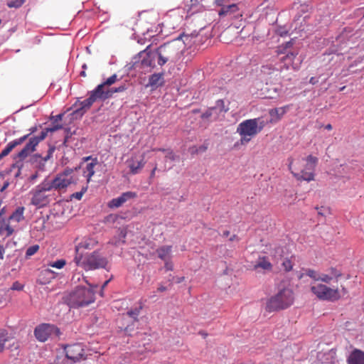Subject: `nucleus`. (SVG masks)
Returning <instances> with one entry per match:
<instances>
[{"mask_svg": "<svg viewBox=\"0 0 364 364\" xmlns=\"http://www.w3.org/2000/svg\"><path fill=\"white\" fill-rule=\"evenodd\" d=\"M287 161L289 171L298 181L309 182L314 180V170L318 163L317 157L312 155L296 159L289 157Z\"/></svg>", "mask_w": 364, "mask_h": 364, "instance_id": "obj_1", "label": "nucleus"}, {"mask_svg": "<svg viewBox=\"0 0 364 364\" xmlns=\"http://www.w3.org/2000/svg\"><path fill=\"white\" fill-rule=\"evenodd\" d=\"M77 287L63 296V300L70 308L79 309L94 303L95 293L92 287Z\"/></svg>", "mask_w": 364, "mask_h": 364, "instance_id": "obj_2", "label": "nucleus"}, {"mask_svg": "<svg viewBox=\"0 0 364 364\" xmlns=\"http://www.w3.org/2000/svg\"><path fill=\"white\" fill-rule=\"evenodd\" d=\"M311 291L318 299L331 302L337 301L348 294V289L342 284L331 287L323 284H315L311 286Z\"/></svg>", "mask_w": 364, "mask_h": 364, "instance_id": "obj_3", "label": "nucleus"}, {"mask_svg": "<svg viewBox=\"0 0 364 364\" xmlns=\"http://www.w3.org/2000/svg\"><path fill=\"white\" fill-rule=\"evenodd\" d=\"M74 262L85 271L105 269L108 264L107 258L99 250L93 251L85 257L82 254L75 255Z\"/></svg>", "mask_w": 364, "mask_h": 364, "instance_id": "obj_4", "label": "nucleus"}, {"mask_svg": "<svg viewBox=\"0 0 364 364\" xmlns=\"http://www.w3.org/2000/svg\"><path fill=\"white\" fill-rule=\"evenodd\" d=\"M177 41L164 43L155 50L157 55V63L163 66L167 62L176 63L181 56L182 46Z\"/></svg>", "mask_w": 364, "mask_h": 364, "instance_id": "obj_5", "label": "nucleus"}, {"mask_svg": "<svg viewBox=\"0 0 364 364\" xmlns=\"http://www.w3.org/2000/svg\"><path fill=\"white\" fill-rule=\"evenodd\" d=\"M294 301V294L291 288L284 287L279 289L276 295L268 300L266 309L270 312L284 309L292 305Z\"/></svg>", "mask_w": 364, "mask_h": 364, "instance_id": "obj_6", "label": "nucleus"}, {"mask_svg": "<svg viewBox=\"0 0 364 364\" xmlns=\"http://www.w3.org/2000/svg\"><path fill=\"white\" fill-rule=\"evenodd\" d=\"M264 127V121L259 122V118L246 119L239 124L237 133L240 136L241 144H246L259 133Z\"/></svg>", "mask_w": 364, "mask_h": 364, "instance_id": "obj_7", "label": "nucleus"}, {"mask_svg": "<svg viewBox=\"0 0 364 364\" xmlns=\"http://www.w3.org/2000/svg\"><path fill=\"white\" fill-rule=\"evenodd\" d=\"M73 173V170L72 168H66L63 172L58 173L53 180H45L48 183V186L46 189H51V191L65 189L71 183H74Z\"/></svg>", "mask_w": 364, "mask_h": 364, "instance_id": "obj_8", "label": "nucleus"}, {"mask_svg": "<svg viewBox=\"0 0 364 364\" xmlns=\"http://www.w3.org/2000/svg\"><path fill=\"white\" fill-rule=\"evenodd\" d=\"M48 186V183L45 181L36 186V189L32 192V198L31 204L41 208L46 206L50 201V195L46 192L50 191L51 189H46Z\"/></svg>", "mask_w": 364, "mask_h": 364, "instance_id": "obj_9", "label": "nucleus"}, {"mask_svg": "<svg viewBox=\"0 0 364 364\" xmlns=\"http://www.w3.org/2000/svg\"><path fill=\"white\" fill-rule=\"evenodd\" d=\"M34 334L38 341L45 342L53 336H58L60 330L55 325L43 323L35 328Z\"/></svg>", "mask_w": 364, "mask_h": 364, "instance_id": "obj_10", "label": "nucleus"}, {"mask_svg": "<svg viewBox=\"0 0 364 364\" xmlns=\"http://www.w3.org/2000/svg\"><path fill=\"white\" fill-rule=\"evenodd\" d=\"M55 150V147L54 146H50L45 156H42L38 154L32 155L29 159L31 166L38 171H44L47 164L52 159Z\"/></svg>", "mask_w": 364, "mask_h": 364, "instance_id": "obj_11", "label": "nucleus"}, {"mask_svg": "<svg viewBox=\"0 0 364 364\" xmlns=\"http://www.w3.org/2000/svg\"><path fill=\"white\" fill-rule=\"evenodd\" d=\"M65 355L71 363L85 359V350L81 343L67 345L65 347Z\"/></svg>", "mask_w": 364, "mask_h": 364, "instance_id": "obj_12", "label": "nucleus"}, {"mask_svg": "<svg viewBox=\"0 0 364 364\" xmlns=\"http://www.w3.org/2000/svg\"><path fill=\"white\" fill-rule=\"evenodd\" d=\"M46 137V133H41L38 136H33L29 139L28 142L23 149L18 152V157L21 160L26 159L29 154L36 150L37 145Z\"/></svg>", "mask_w": 364, "mask_h": 364, "instance_id": "obj_13", "label": "nucleus"}, {"mask_svg": "<svg viewBox=\"0 0 364 364\" xmlns=\"http://www.w3.org/2000/svg\"><path fill=\"white\" fill-rule=\"evenodd\" d=\"M149 48V46L139 53L141 60L138 63V66L141 69L154 68L156 66V53L155 50L148 51Z\"/></svg>", "mask_w": 364, "mask_h": 364, "instance_id": "obj_14", "label": "nucleus"}, {"mask_svg": "<svg viewBox=\"0 0 364 364\" xmlns=\"http://www.w3.org/2000/svg\"><path fill=\"white\" fill-rule=\"evenodd\" d=\"M100 87L101 86H97V87L90 92V97L81 102L82 107L80 109H77L76 112H80L82 110L85 112L90 109L92 104L97 100H105L104 97L100 92Z\"/></svg>", "mask_w": 364, "mask_h": 364, "instance_id": "obj_15", "label": "nucleus"}, {"mask_svg": "<svg viewBox=\"0 0 364 364\" xmlns=\"http://www.w3.org/2000/svg\"><path fill=\"white\" fill-rule=\"evenodd\" d=\"M137 194L135 192L127 191L123 193L120 196L112 199L107 204L109 208H117L121 207L127 200L136 198Z\"/></svg>", "mask_w": 364, "mask_h": 364, "instance_id": "obj_16", "label": "nucleus"}, {"mask_svg": "<svg viewBox=\"0 0 364 364\" xmlns=\"http://www.w3.org/2000/svg\"><path fill=\"white\" fill-rule=\"evenodd\" d=\"M328 274H321L319 276V281L326 284H330L333 279H336V282L343 276L341 270L336 267H330L328 270Z\"/></svg>", "mask_w": 364, "mask_h": 364, "instance_id": "obj_17", "label": "nucleus"}, {"mask_svg": "<svg viewBox=\"0 0 364 364\" xmlns=\"http://www.w3.org/2000/svg\"><path fill=\"white\" fill-rule=\"evenodd\" d=\"M297 55V52L289 51L284 55L280 57L279 60L282 65L279 66H282V70H288L290 68H292L294 70H297L298 66H294V60Z\"/></svg>", "mask_w": 364, "mask_h": 364, "instance_id": "obj_18", "label": "nucleus"}, {"mask_svg": "<svg viewBox=\"0 0 364 364\" xmlns=\"http://www.w3.org/2000/svg\"><path fill=\"white\" fill-rule=\"evenodd\" d=\"M55 278V272L50 269L42 270L37 279V282L41 285H45L51 282Z\"/></svg>", "mask_w": 364, "mask_h": 364, "instance_id": "obj_19", "label": "nucleus"}, {"mask_svg": "<svg viewBox=\"0 0 364 364\" xmlns=\"http://www.w3.org/2000/svg\"><path fill=\"white\" fill-rule=\"evenodd\" d=\"M348 364H364V352L354 349L347 358Z\"/></svg>", "mask_w": 364, "mask_h": 364, "instance_id": "obj_20", "label": "nucleus"}, {"mask_svg": "<svg viewBox=\"0 0 364 364\" xmlns=\"http://www.w3.org/2000/svg\"><path fill=\"white\" fill-rule=\"evenodd\" d=\"M289 106L286 105L281 107H277L274 109H272L269 111V114L270 115V122L275 123L279 122L282 117L285 114Z\"/></svg>", "mask_w": 364, "mask_h": 364, "instance_id": "obj_21", "label": "nucleus"}, {"mask_svg": "<svg viewBox=\"0 0 364 364\" xmlns=\"http://www.w3.org/2000/svg\"><path fill=\"white\" fill-rule=\"evenodd\" d=\"M98 244L97 240L95 238H86L81 241L75 247L76 255L82 254L80 252V250H92L94 249Z\"/></svg>", "mask_w": 364, "mask_h": 364, "instance_id": "obj_22", "label": "nucleus"}, {"mask_svg": "<svg viewBox=\"0 0 364 364\" xmlns=\"http://www.w3.org/2000/svg\"><path fill=\"white\" fill-rule=\"evenodd\" d=\"M28 136V134L25 135L18 139L9 142L6 146L0 153V161L7 156L16 146L22 144Z\"/></svg>", "mask_w": 364, "mask_h": 364, "instance_id": "obj_23", "label": "nucleus"}, {"mask_svg": "<svg viewBox=\"0 0 364 364\" xmlns=\"http://www.w3.org/2000/svg\"><path fill=\"white\" fill-rule=\"evenodd\" d=\"M336 351L330 350L326 352H319L317 355L318 360L323 364L334 363L336 360Z\"/></svg>", "mask_w": 364, "mask_h": 364, "instance_id": "obj_24", "label": "nucleus"}, {"mask_svg": "<svg viewBox=\"0 0 364 364\" xmlns=\"http://www.w3.org/2000/svg\"><path fill=\"white\" fill-rule=\"evenodd\" d=\"M90 159H91L92 161L90 163L87 164L83 171L85 176L87 178V182H90L92 176L95 174V167L98 164L97 158L92 159V156H87L85 158V161H88Z\"/></svg>", "mask_w": 364, "mask_h": 364, "instance_id": "obj_25", "label": "nucleus"}, {"mask_svg": "<svg viewBox=\"0 0 364 364\" xmlns=\"http://www.w3.org/2000/svg\"><path fill=\"white\" fill-rule=\"evenodd\" d=\"M164 83V73H154L149 78V85L153 88L161 87Z\"/></svg>", "mask_w": 364, "mask_h": 364, "instance_id": "obj_26", "label": "nucleus"}, {"mask_svg": "<svg viewBox=\"0 0 364 364\" xmlns=\"http://www.w3.org/2000/svg\"><path fill=\"white\" fill-rule=\"evenodd\" d=\"M259 268L266 271H271L272 269V264L267 257H259L257 262L253 266L255 270H257Z\"/></svg>", "mask_w": 364, "mask_h": 364, "instance_id": "obj_27", "label": "nucleus"}, {"mask_svg": "<svg viewBox=\"0 0 364 364\" xmlns=\"http://www.w3.org/2000/svg\"><path fill=\"white\" fill-rule=\"evenodd\" d=\"M172 247L170 245L162 246L156 250L158 257L164 260L167 261L170 259Z\"/></svg>", "mask_w": 364, "mask_h": 364, "instance_id": "obj_28", "label": "nucleus"}, {"mask_svg": "<svg viewBox=\"0 0 364 364\" xmlns=\"http://www.w3.org/2000/svg\"><path fill=\"white\" fill-rule=\"evenodd\" d=\"M117 75L116 74L112 75L109 77H108L104 82L99 85L98 86H101L100 92L101 95H105L106 93V90L109 88V86L115 83L117 80Z\"/></svg>", "mask_w": 364, "mask_h": 364, "instance_id": "obj_29", "label": "nucleus"}, {"mask_svg": "<svg viewBox=\"0 0 364 364\" xmlns=\"http://www.w3.org/2000/svg\"><path fill=\"white\" fill-rule=\"evenodd\" d=\"M239 10V8L237 4H232L228 6H225L221 8V9L218 11V15L220 16H225L228 15H230L236 13Z\"/></svg>", "mask_w": 364, "mask_h": 364, "instance_id": "obj_30", "label": "nucleus"}, {"mask_svg": "<svg viewBox=\"0 0 364 364\" xmlns=\"http://www.w3.org/2000/svg\"><path fill=\"white\" fill-rule=\"evenodd\" d=\"M4 232H6V237H9L14 232V228L4 218H1L0 222V235H2Z\"/></svg>", "mask_w": 364, "mask_h": 364, "instance_id": "obj_31", "label": "nucleus"}, {"mask_svg": "<svg viewBox=\"0 0 364 364\" xmlns=\"http://www.w3.org/2000/svg\"><path fill=\"white\" fill-rule=\"evenodd\" d=\"M24 207H18L16 210L9 216V220L15 221L19 223L24 220Z\"/></svg>", "mask_w": 364, "mask_h": 364, "instance_id": "obj_32", "label": "nucleus"}, {"mask_svg": "<svg viewBox=\"0 0 364 364\" xmlns=\"http://www.w3.org/2000/svg\"><path fill=\"white\" fill-rule=\"evenodd\" d=\"M146 162L144 161V158L136 162L132 161L129 165L130 173L132 174L138 173L143 168Z\"/></svg>", "mask_w": 364, "mask_h": 364, "instance_id": "obj_33", "label": "nucleus"}, {"mask_svg": "<svg viewBox=\"0 0 364 364\" xmlns=\"http://www.w3.org/2000/svg\"><path fill=\"white\" fill-rule=\"evenodd\" d=\"M127 90V87L125 85H121L116 88H107L106 90V93L104 97V100L108 99L112 96V95L115 92H122Z\"/></svg>", "mask_w": 364, "mask_h": 364, "instance_id": "obj_34", "label": "nucleus"}, {"mask_svg": "<svg viewBox=\"0 0 364 364\" xmlns=\"http://www.w3.org/2000/svg\"><path fill=\"white\" fill-rule=\"evenodd\" d=\"M282 70V66L276 68L272 65H266L262 66V71L267 75L277 74Z\"/></svg>", "mask_w": 364, "mask_h": 364, "instance_id": "obj_35", "label": "nucleus"}, {"mask_svg": "<svg viewBox=\"0 0 364 364\" xmlns=\"http://www.w3.org/2000/svg\"><path fill=\"white\" fill-rule=\"evenodd\" d=\"M215 108V118H218L219 114L222 112H228V109L225 107V102L223 100H218L216 102L215 106L213 107Z\"/></svg>", "mask_w": 364, "mask_h": 364, "instance_id": "obj_36", "label": "nucleus"}, {"mask_svg": "<svg viewBox=\"0 0 364 364\" xmlns=\"http://www.w3.org/2000/svg\"><path fill=\"white\" fill-rule=\"evenodd\" d=\"M39 250V245H34L32 246H30L26 251L25 257L26 259H29L31 256L35 255Z\"/></svg>", "mask_w": 364, "mask_h": 364, "instance_id": "obj_37", "label": "nucleus"}, {"mask_svg": "<svg viewBox=\"0 0 364 364\" xmlns=\"http://www.w3.org/2000/svg\"><path fill=\"white\" fill-rule=\"evenodd\" d=\"M203 119H216L217 118H215V108L210 107L208 108L203 114H202Z\"/></svg>", "mask_w": 364, "mask_h": 364, "instance_id": "obj_38", "label": "nucleus"}, {"mask_svg": "<svg viewBox=\"0 0 364 364\" xmlns=\"http://www.w3.org/2000/svg\"><path fill=\"white\" fill-rule=\"evenodd\" d=\"M6 341H8V334L5 331H2L0 332V353L4 350Z\"/></svg>", "mask_w": 364, "mask_h": 364, "instance_id": "obj_39", "label": "nucleus"}, {"mask_svg": "<svg viewBox=\"0 0 364 364\" xmlns=\"http://www.w3.org/2000/svg\"><path fill=\"white\" fill-rule=\"evenodd\" d=\"M141 309V307L136 308L134 309H132V310L127 311V315L130 318H133L134 321H137V317L139 315Z\"/></svg>", "mask_w": 364, "mask_h": 364, "instance_id": "obj_40", "label": "nucleus"}, {"mask_svg": "<svg viewBox=\"0 0 364 364\" xmlns=\"http://www.w3.org/2000/svg\"><path fill=\"white\" fill-rule=\"evenodd\" d=\"M63 128V125L60 124H53V125L51 127H48L43 131H42L41 133H46V136L48 135V132H54L57 130L61 129Z\"/></svg>", "mask_w": 364, "mask_h": 364, "instance_id": "obj_41", "label": "nucleus"}, {"mask_svg": "<svg viewBox=\"0 0 364 364\" xmlns=\"http://www.w3.org/2000/svg\"><path fill=\"white\" fill-rule=\"evenodd\" d=\"M66 264V261L65 259H58L55 262H51L49 264V266L56 268V269H62Z\"/></svg>", "mask_w": 364, "mask_h": 364, "instance_id": "obj_42", "label": "nucleus"}, {"mask_svg": "<svg viewBox=\"0 0 364 364\" xmlns=\"http://www.w3.org/2000/svg\"><path fill=\"white\" fill-rule=\"evenodd\" d=\"M24 1V0H11L7 5L9 8H19L23 4Z\"/></svg>", "mask_w": 364, "mask_h": 364, "instance_id": "obj_43", "label": "nucleus"}, {"mask_svg": "<svg viewBox=\"0 0 364 364\" xmlns=\"http://www.w3.org/2000/svg\"><path fill=\"white\" fill-rule=\"evenodd\" d=\"M306 275L312 278L314 281H319L318 278L320 274H317V272L313 269H309L306 272Z\"/></svg>", "mask_w": 364, "mask_h": 364, "instance_id": "obj_44", "label": "nucleus"}, {"mask_svg": "<svg viewBox=\"0 0 364 364\" xmlns=\"http://www.w3.org/2000/svg\"><path fill=\"white\" fill-rule=\"evenodd\" d=\"M282 266L284 267V269L287 272L291 271L292 269V268H293V264H292L291 262L289 259H286L282 262Z\"/></svg>", "mask_w": 364, "mask_h": 364, "instance_id": "obj_45", "label": "nucleus"}, {"mask_svg": "<svg viewBox=\"0 0 364 364\" xmlns=\"http://www.w3.org/2000/svg\"><path fill=\"white\" fill-rule=\"evenodd\" d=\"M87 187L82 188L81 191L76 192V193H73V197L75 198L77 200H80L82 198L83 194L87 191Z\"/></svg>", "mask_w": 364, "mask_h": 364, "instance_id": "obj_46", "label": "nucleus"}, {"mask_svg": "<svg viewBox=\"0 0 364 364\" xmlns=\"http://www.w3.org/2000/svg\"><path fill=\"white\" fill-rule=\"evenodd\" d=\"M11 289L12 290H18V291H21L23 289V285H22L21 283H19L18 282H15L13 283Z\"/></svg>", "mask_w": 364, "mask_h": 364, "instance_id": "obj_47", "label": "nucleus"}, {"mask_svg": "<svg viewBox=\"0 0 364 364\" xmlns=\"http://www.w3.org/2000/svg\"><path fill=\"white\" fill-rule=\"evenodd\" d=\"M63 117V114H59L56 116H52L51 119H53V124H56L57 122L61 121Z\"/></svg>", "mask_w": 364, "mask_h": 364, "instance_id": "obj_48", "label": "nucleus"}, {"mask_svg": "<svg viewBox=\"0 0 364 364\" xmlns=\"http://www.w3.org/2000/svg\"><path fill=\"white\" fill-rule=\"evenodd\" d=\"M318 82V77H311L309 80V83L314 85Z\"/></svg>", "mask_w": 364, "mask_h": 364, "instance_id": "obj_49", "label": "nucleus"}, {"mask_svg": "<svg viewBox=\"0 0 364 364\" xmlns=\"http://www.w3.org/2000/svg\"><path fill=\"white\" fill-rule=\"evenodd\" d=\"M198 153H203L205 152L208 149V146L205 144H203L198 147Z\"/></svg>", "mask_w": 364, "mask_h": 364, "instance_id": "obj_50", "label": "nucleus"}, {"mask_svg": "<svg viewBox=\"0 0 364 364\" xmlns=\"http://www.w3.org/2000/svg\"><path fill=\"white\" fill-rule=\"evenodd\" d=\"M189 151L191 154H198V149L197 146H192L189 149Z\"/></svg>", "mask_w": 364, "mask_h": 364, "instance_id": "obj_51", "label": "nucleus"}, {"mask_svg": "<svg viewBox=\"0 0 364 364\" xmlns=\"http://www.w3.org/2000/svg\"><path fill=\"white\" fill-rule=\"evenodd\" d=\"M165 267L167 270H172L173 269V265L171 262H168V260L165 261Z\"/></svg>", "mask_w": 364, "mask_h": 364, "instance_id": "obj_52", "label": "nucleus"}, {"mask_svg": "<svg viewBox=\"0 0 364 364\" xmlns=\"http://www.w3.org/2000/svg\"><path fill=\"white\" fill-rule=\"evenodd\" d=\"M224 3H225V0H215V4L219 6H221V7L225 6Z\"/></svg>", "mask_w": 364, "mask_h": 364, "instance_id": "obj_53", "label": "nucleus"}, {"mask_svg": "<svg viewBox=\"0 0 364 364\" xmlns=\"http://www.w3.org/2000/svg\"><path fill=\"white\" fill-rule=\"evenodd\" d=\"M166 290H167V288L166 287H164V286H162V285L159 287L158 289H157V291H160V292L165 291Z\"/></svg>", "mask_w": 364, "mask_h": 364, "instance_id": "obj_54", "label": "nucleus"}, {"mask_svg": "<svg viewBox=\"0 0 364 364\" xmlns=\"http://www.w3.org/2000/svg\"><path fill=\"white\" fill-rule=\"evenodd\" d=\"M166 157H168L172 161L175 160V156L173 155V154L172 152H169L168 155H167Z\"/></svg>", "mask_w": 364, "mask_h": 364, "instance_id": "obj_55", "label": "nucleus"}, {"mask_svg": "<svg viewBox=\"0 0 364 364\" xmlns=\"http://www.w3.org/2000/svg\"><path fill=\"white\" fill-rule=\"evenodd\" d=\"M156 168H157V167H156V166H155V167L153 168V170L151 172V176H150L151 178L154 177Z\"/></svg>", "mask_w": 364, "mask_h": 364, "instance_id": "obj_56", "label": "nucleus"}, {"mask_svg": "<svg viewBox=\"0 0 364 364\" xmlns=\"http://www.w3.org/2000/svg\"><path fill=\"white\" fill-rule=\"evenodd\" d=\"M323 207H321V208H318V207H317V208H316V209H317V210H318V213L319 215H324V213L322 212V209H323Z\"/></svg>", "mask_w": 364, "mask_h": 364, "instance_id": "obj_57", "label": "nucleus"}, {"mask_svg": "<svg viewBox=\"0 0 364 364\" xmlns=\"http://www.w3.org/2000/svg\"><path fill=\"white\" fill-rule=\"evenodd\" d=\"M325 129L327 130H331L333 129L332 125L331 124H328L326 125Z\"/></svg>", "mask_w": 364, "mask_h": 364, "instance_id": "obj_58", "label": "nucleus"}, {"mask_svg": "<svg viewBox=\"0 0 364 364\" xmlns=\"http://www.w3.org/2000/svg\"><path fill=\"white\" fill-rule=\"evenodd\" d=\"M229 235H230V231L229 230H225L223 233V237H228V236H229Z\"/></svg>", "mask_w": 364, "mask_h": 364, "instance_id": "obj_59", "label": "nucleus"}, {"mask_svg": "<svg viewBox=\"0 0 364 364\" xmlns=\"http://www.w3.org/2000/svg\"><path fill=\"white\" fill-rule=\"evenodd\" d=\"M237 237L236 235H233L232 236H231L230 237V241H234L235 240H237Z\"/></svg>", "mask_w": 364, "mask_h": 364, "instance_id": "obj_60", "label": "nucleus"}, {"mask_svg": "<svg viewBox=\"0 0 364 364\" xmlns=\"http://www.w3.org/2000/svg\"><path fill=\"white\" fill-rule=\"evenodd\" d=\"M291 46H292L291 42H287V43H286V46H285L284 49H287V48H290Z\"/></svg>", "mask_w": 364, "mask_h": 364, "instance_id": "obj_61", "label": "nucleus"}, {"mask_svg": "<svg viewBox=\"0 0 364 364\" xmlns=\"http://www.w3.org/2000/svg\"><path fill=\"white\" fill-rule=\"evenodd\" d=\"M184 279L185 278L183 277H181V278H178L177 282L178 283H181V282H182L184 280Z\"/></svg>", "mask_w": 364, "mask_h": 364, "instance_id": "obj_62", "label": "nucleus"}, {"mask_svg": "<svg viewBox=\"0 0 364 364\" xmlns=\"http://www.w3.org/2000/svg\"><path fill=\"white\" fill-rule=\"evenodd\" d=\"M5 211H4V208H2L1 210H0V218L2 217V215L4 214Z\"/></svg>", "mask_w": 364, "mask_h": 364, "instance_id": "obj_63", "label": "nucleus"}, {"mask_svg": "<svg viewBox=\"0 0 364 364\" xmlns=\"http://www.w3.org/2000/svg\"><path fill=\"white\" fill-rule=\"evenodd\" d=\"M109 282V280H107L106 282H105V283L103 284L102 288L104 289L107 285Z\"/></svg>", "mask_w": 364, "mask_h": 364, "instance_id": "obj_64", "label": "nucleus"}]
</instances>
